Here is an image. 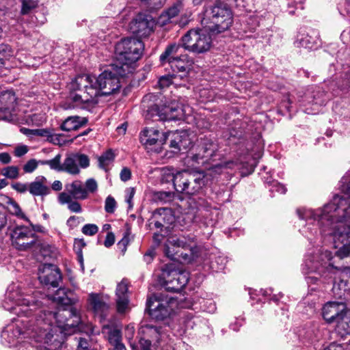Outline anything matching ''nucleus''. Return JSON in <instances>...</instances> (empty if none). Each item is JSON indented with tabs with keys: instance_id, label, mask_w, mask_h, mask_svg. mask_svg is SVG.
Listing matches in <instances>:
<instances>
[{
	"instance_id": "nucleus-43",
	"label": "nucleus",
	"mask_w": 350,
	"mask_h": 350,
	"mask_svg": "<svg viewBox=\"0 0 350 350\" xmlns=\"http://www.w3.org/2000/svg\"><path fill=\"white\" fill-rule=\"evenodd\" d=\"M2 174L10 179H15L18 177V167L16 166H8L3 169Z\"/></svg>"
},
{
	"instance_id": "nucleus-62",
	"label": "nucleus",
	"mask_w": 350,
	"mask_h": 350,
	"mask_svg": "<svg viewBox=\"0 0 350 350\" xmlns=\"http://www.w3.org/2000/svg\"><path fill=\"white\" fill-rule=\"evenodd\" d=\"M115 242V236L112 232H109L104 241V245L107 247H111Z\"/></svg>"
},
{
	"instance_id": "nucleus-36",
	"label": "nucleus",
	"mask_w": 350,
	"mask_h": 350,
	"mask_svg": "<svg viewBox=\"0 0 350 350\" xmlns=\"http://www.w3.org/2000/svg\"><path fill=\"white\" fill-rule=\"evenodd\" d=\"M104 332L108 334V340L111 345L121 342V332L120 329L115 327H110L108 325L103 327Z\"/></svg>"
},
{
	"instance_id": "nucleus-61",
	"label": "nucleus",
	"mask_w": 350,
	"mask_h": 350,
	"mask_svg": "<svg viewBox=\"0 0 350 350\" xmlns=\"http://www.w3.org/2000/svg\"><path fill=\"white\" fill-rule=\"evenodd\" d=\"M172 18L170 17V16L167 15V14L164 12H163L159 17L158 18V21H157V23L161 25V26H164L167 23H170V21H171Z\"/></svg>"
},
{
	"instance_id": "nucleus-18",
	"label": "nucleus",
	"mask_w": 350,
	"mask_h": 350,
	"mask_svg": "<svg viewBox=\"0 0 350 350\" xmlns=\"http://www.w3.org/2000/svg\"><path fill=\"white\" fill-rule=\"evenodd\" d=\"M138 334L139 342L142 350H150L152 344L159 343L165 336L161 327L152 324H142Z\"/></svg>"
},
{
	"instance_id": "nucleus-57",
	"label": "nucleus",
	"mask_w": 350,
	"mask_h": 350,
	"mask_svg": "<svg viewBox=\"0 0 350 350\" xmlns=\"http://www.w3.org/2000/svg\"><path fill=\"white\" fill-rule=\"evenodd\" d=\"M120 178L123 182L130 180L131 178V170L126 167H123L120 172Z\"/></svg>"
},
{
	"instance_id": "nucleus-58",
	"label": "nucleus",
	"mask_w": 350,
	"mask_h": 350,
	"mask_svg": "<svg viewBox=\"0 0 350 350\" xmlns=\"http://www.w3.org/2000/svg\"><path fill=\"white\" fill-rule=\"evenodd\" d=\"M85 189L90 192H94L96 191L98 185L96 181L93 178L88 179L85 182Z\"/></svg>"
},
{
	"instance_id": "nucleus-7",
	"label": "nucleus",
	"mask_w": 350,
	"mask_h": 350,
	"mask_svg": "<svg viewBox=\"0 0 350 350\" xmlns=\"http://www.w3.org/2000/svg\"><path fill=\"white\" fill-rule=\"evenodd\" d=\"M332 254L328 250L322 251L319 255L312 259H308L306 262V266L308 267L310 271H318L319 273H324L326 271L330 272L332 269L341 271L342 278L337 284H334L333 290L336 291V289L340 291L338 293L339 297L349 295L350 294V288L348 286V280H345V278H348L349 268L348 267H338L334 265L332 262Z\"/></svg>"
},
{
	"instance_id": "nucleus-64",
	"label": "nucleus",
	"mask_w": 350,
	"mask_h": 350,
	"mask_svg": "<svg viewBox=\"0 0 350 350\" xmlns=\"http://www.w3.org/2000/svg\"><path fill=\"white\" fill-rule=\"evenodd\" d=\"M154 250H148V252H146L145 253V254L144 255V260L147 263V264H149L150 263L154 257Z\"/></svg>"
},
{
	"instance_id": "nucleus-51",
	"label": "nucleus",
	"mask_w": 350,
	"mask_h": 350,
	"mask_svg": "<svg viewBox=\"0 0 350 350\" xmlns=\"http://www.w3.org/2000/svg\"><path fill=\"white\" fill-rule=\"evenodd\" d=\"M12 188L21 193H24L27 191L29 192V184L28 183L16 182L12 185Z\"/></svg>"
},
{
	"instance_id": "nucleus-14",
	"label": "nucleus",
	"mask_w": 350,
	"mask_h": 350,
	"mask_svg": "<svg viewBox=\"0 0 350 350\" xmlns=\"http://www.w3.org/2000/svg\"><path fill=\"white\" fill-rule=\"evenodd\" d=\"M119 77H124L118 73V67L112 65L110 69L105 70L97 78L92 77L94 87L99 91L100 95H111L116 94L120 88Z\"/></svg>"
},
{
	"instance_id": "nucleus-56",
	"label": "nucleus",
	"mask_w": 350,
	"mask_h": 350,
	"mask_svg": "<svg viewBox=\"0 0 350 350\" xmlns=\"http://www.w3.org/2000/svg\"><path fill=\"white\" fill-rule=\"evenodd\" d=\"M29 151V148L26 145L17 146L14 150V154L16 157H21Z\"/></svg>"
},
{
	"instance_id": "nucleus-48",
	"label": "nucleus",
	"mask_w": 350,
	"mask_h": 350,
	"mask_svg": "<svg viewBox=\"0 0 350 350\" xmlns=\"http://www.w3.org/2000/svg\"><path fill=\"white\" fill-rule=\"evenodd\" d=\"M181 9H183V4L181 2L178 1L166 10L165 12L172 19L178 14Z\"/></svg>"
},
{
	"instance_id": "nucleus-40",
	"label": "nucleus",
	"mask_w": 350,
	"mask_h": 350,
	"mask_svg": "<svg viewBox=\"0 0 350 350\" xmlns=\"http://www.w3.org/2000/svg\"><path fill=\"white\" fill-rule=\"evenodd\" d=\"M155 199L161 203L170 202L174 200V193L172 191H157L154 193Z\"/></svg>"
},
{
	"instance_id": "nucleus-34",
	"label": "nucleus",
	"mask_w": 350,
	"mask_h": 350,
	"mask_svg": "<svg viewBox=\"0 0 350 350\" xmlns=\"http://www.w3.org/2000/svg\"><path fill=\"white\" fill-rule=\"evenodd\" d=\"M16 98L12 91H5L0 94V107L14 109Z\"/></svg>"
},
{
	"instance_id": "nucleus-31",
	"label": "nucleus",
	"mask_w": 350,
	"mask_h": 350,
	"mask_svg": "<svg viewBox=\"0 0 350 350\" xmlns=\"http://www.w3.org/2000/svg\"><path fill=\"white\" fill-rule=\"evenodd\" d=\"M295 44L297 47L311 49L316 45V39L304 30H301L297 35Z\"/></svg>"
},
{
	"instance_id": "nucleus-46",
	"label": "nucleus",
	"mask_w": 350,
	"mask_h": 350,
	"mask_svg": "<svg viewBox=\"0 0 350 350\" xmlns=\"http://www.w3.org/2000/svg\"><path fill=\"white\" fill-rule=\"evenodd\" d=\"M116 202L112 196H107L105 202V211L108 213H113L116 208Z\"/></svg>"
},
{
	"instance_id": "nucleus-39",
	"label": "nucleus",
	"mask_w": 350,
	"mask_h": 350,
	"mask_svg": "<svg viewBox=\"0 0 350 350\" xmlns=\"http://www.w3.org/2000/svg\"><path fill=\"white\" fill-rule=\"evenodd\" d=\"M114 158L113 152L111 150H107L98 158L100 167L106 170L107 167L113 161Z\"/></svg>"
},
{
	"instance_id": "nucleus-3",
	"label": "nucleus",
	"mask_w": 350,
	"mask_h": 350,
	"mask_svg": "<svg viewBox=\"0 0 350 350\" xmlns=\"http://www.w3.org/2000/svg\"><path fill=\"white\" fill-rule=\"evenodd\" d=\"M55 317L52 322L53 334H58L62 338L61 346L64 342V338L66 335H70L76 332H83L86 334L85 337L76 336V350H90L92 346V340L90 336L94 333V328L92 323L85 322L82 318L80 311L77 308L59 310V312L53 314Z\"/></svg>"
},
{
	"instance_id": "nucleus-26",
	"label": "nucleus",
	"mask_w": 350,
	"mask_h": 350,
	"mask_svg": "<svg viewBox=\"0 0 350 350\" xmlns=\"http://www.w3.org/2000/svg\"><path fill=\"white\" fill-rule=\"evenodd\" d=\"M29 193L33 196H46L51 193L47 180L43 176H37L29 183Z\"/></svg>"
},
{
	"instance_id": "nucleus-47",
	"label": "nucleus",
	"mask_w": 350,
	"mask_h": 350,
	"mask_svg": "<svg viewBox=\"0 0 350 350\" xmlns=\"http://www.w3.org/2000/svg\"><path fill=\"white\" fill-rule=\"evenodd\" d=\"M39 162L35 159H29L23 167L25 173H32L38 166Z\"/></svg>"
},
{
	"instance_id": "nucleus-19",
	"label": "nucleus",
	"mask_w": 350,
	"mask_h": 350,
	"mask_svg": "<svg viewBox=\"0 0 350 350\" xmlns=\"http://www.w3.org/2000/svg\"><path fill=\"white\" fill-rule=\"evenodd\" d=\"M193 241L190 238L184 236H171L167 239L165 245V253L166 256L172 260H178V257L182 256L184 259L188 257L187 254L180 252V249L191 250Z\"/></svg>"
},
{
	"instance_id": "nucleus-21",
	"label": "nucleus",
	"mask_w": 350,
	"mask_h": 350,
	"mask_svg": "<svg viewBox=\"0 0 350 350\" xmlns=\"http://www.w3.org/2000/svg\"><path fill=\"white\" fill-rule=\"evenodd\" d=\"M38 279L45 286L57 288L62 280L59 269L55 265L44 264L38 269Z\"/></svg>"
},
{
	"instance_id": "nucleus-24",
	"label": "nucleus",
	"mask_w": 350,
	"mask_h": 350,
	"mask_svg": "<svg viewBox=\"0 0 350 350\" xmlns=\"http://www.w3.org/2000/svg\"><path fill=\"white\" fill-rule=\"evenodd\" d=\"M115 301L116 310L119 314H125L130 310L129 282L126 279H123L117 284Z\"/></svg>"
},
{
	"instance_id": "nucleus-27",
	"label": "nucleus",
	"mask_w": 350,
	"mask_h": 350,
	"mask_svg": "<svg viewBox=\"0 0 350 350\" xmlns=\"http://www.w3.org/2000/svg\"><path fill=\"white\" fill-rule=\"evenodd\" d=\"M88 122V120L85 117L69 116L62 123L60 129L65 131H77L86 125Z\"/></svg>"
},
{
	"instance_id": "nucleus-2",
	"label": "nucleus",
	"mask_w": 350,
	"mask_h": 350,
	"mask_svg": "<svg viewBox=\"0 0 350 350\" xmlns=\"http://www.w3.org/2000/svg\"><path fill=\"white\" fill-rule=\"evenodd\" d=\"M339 187L346 196H337L334 202L326 204L323 208L313 211L299 208L297 213L300 219H313L325 234L332 235L336 254L340 258L347 257L350 254V176L346 174L341 178Z\"/></svg>"
},
{
	"instance_id": "nucleus-54",
	"label": "nucleus",
	"mask_w": 350,
	"mask_h": 350,
	"mask_svg": "<svg viewBox=\"0 0 350 350\" xmlns=\"http://www.w3.org/2000/svg\"><path fill=\"white\" fill-rule=\"evenodd\" d=\"M182 148H183V153L187 152L188 149H191L190 146L191 144V141L187 135V133L185 131L182 132Z\"/></svg>"
},
{
	"instance_id": "nucleus-17",
	"label": "nucleus",
	"mask_w": 350,
	"mask_h": 350,
	"mask_svg": "<svg viewBox=\"0 0 350 350\" xmlns=\"http://www.w3.org/2000/svg\"><path fill=\"white\" fill-rule=\"evenodd\" d=\"M12 245L20 251H26L37 244V237L29 228L17 226L11 232Z\"/></svg>"
},
{
	"instance_id": "nucleus-42",
	"label": "nucleus",
	"mask_w": 350,
	"mask_h": 350,
	"mask_svg": "<svg viewBox=\"0 0 350 350\" xmlns=\"http://www.w3.org/2000/svg\"><path fill=\"white\" fill-rule=\"evenodd\" d=\"M22 8L21 13L27 14L38 6V1L36 0H21Z\"/></svg>"
},
{
	"instance_id": "nucleus-49",
	"label": "nucleus",
	"mask_w": 350,
	"mask_h": 350,
	"mask_svg": "<svg viewBox=\"0 0 350 350\" xmlns=\"http://www.w3.org/2000/svg\"><path fill=\"white\" fill-rule=\"evenodd\" d=\"M14 109H8L5 107H0V119L10 120L12 119V112Z\"/></svg>"
},
{
	"instance_id": "nucleus-8",
	"label": "nucleus",
	"mask_w": 350,
	"mask_h": 350,
	"mask_svg": "<svg viewBox=\"0 0 350 350\" xmlns=\"http://www.w3.org/2000/svg\"><path fill=\"white\" fill-rule=\"evenodd\" d=\"M201 23L206 27L210 33H221L232 23L231 10L226 3L216 0L213 5L206 9Z\"/></svg>"
},
{
	"instance_id": "nucleus-38",
	"label": "nucleus",
	"mask_w": 350,
	"mask_h": 350,
	"mask_svg": "<svg viewBox=\"0 0 350 350\" xmlns=\"http://www.w3.org/2000/svg\"><path fill=\"white\" fill-rule=\"evenodd\" d=\"M8 209L11 214L16 215L17 217L27 220L25 215L23 213L20 206L16 201L10 200L8 202Z\"/></svg>"
},
{
	"instance_id": "nucleus-32",
	"label": "nucleus",
	"mask_w": 350,
	"mask_h": 350,
	"mask_svg": "<svg viewBox=\"0 0 350 350\" xmlns=\"http://www.w3.org/2000/svg\"><path fill=\"white\" fill-rule=\"evenodd\" d=\"M180 45L176 43L168 45L164 52L160 55V61L164 64L167 62L170 64V60L176 59L175 55H177Z\"/></svg>"
},
{
	"instance_id": "nucleus-29",
	"label": "nucleus",
	"mask_w": 350,
	"mask_h": 350,
	"mask_svg": "<svg viewBox=\"0 0 350 350\" xmlns=\"http://www.w3.org/2000/svg\"><path fill=\"white\" fill-rule=\"evenodd\" d=\"M66 191L70 193L75 200H84L88 197V191L81 181L76 180L65 186Z\"/></svg>"
},
{
	"instance_id": "nucleus-35",
	"label": "nucleus",
	"mask_w": 350,
	"mask_h": 350,
	"mask_svg": "<svg viewBox=\"0 0 350 350\" xmlns=\"http://www.w3.org/2000/svg\"><path fill=\"white\" fill-rule=\"evenodd\" d=\"M157 217H159L164 224H172L174 220L172 209L168 208H161L156 210L153 213V218Z\"/></svg>"
},
{
	"instance_id": "nucleus-50",
	"label": "nucleus",
	"mask_w": 350,
	"mask_h": 350,
	"mask_svg": "<svg viewBox=\"0 0 350 350\" xmlns=\"http://www.w3.org/2000/svg\"><path fill=\"white\" fill-rule=\"evenodd\" d=\"M98 231V228L95 224H85L82 228V232L84 234L92 236L96 234Z\"/></svg>"
},
{
	"instance_id": "nucleus-60",
	"label": "nucleus",
	"mask_w": 350,
	"mask_h": 350,
	"mask_svg": "<svg viewBox=\"0 0 350 350\" xmlns=\"http://www.w3.org/2000/svg\"><path fill=\"white\" fill-rule=\"evenodd\" d=\"M349 2L347 0L344 3H340L338 5V10L340 14L343 16H347L349 14L350 11L349 8Z\"/></svg>"
},
{
	"instance_id": "nucleus-55",
	"label": "nucleus",
	"mask_w": 350,
	"mask_h": 350,
	"mask_svg": "<svg viewBox=\"0 0 350 350\" xmlns=\"http://www.w3.org/2000/svg\"><path fill=\"white\" fill-rule=\"evenodd\" d=\"M72 199H74L73 196L68 191L62 192L58 196V200L61 204H68L72 200Z\"/></svg>"
},
{
	"instance_id": "nucleus-52",
	"label": "nucleus",
	"mask_w": 350,
	"mask_h": 350,
	"mask_svg": "<svg viewBox=\"0 0 350 350\" xmlns=\"http://www.w3.org/2000/svg\"><path fill=\"white\" fill-rule=\"evenodd\" d=\"M12 51L10 46L6 44L0 45V57L3 58V62L5 59L12 56Z\"/></svg>"
},
{
	"instance_id": "nucleus-45",
	"label": "nucleus",
	"mask_w": 350,
	"mask_h": 350,
	"mask_svg": "<svg viewBox=\"0 0 350 350\" xmlns=\"http://www.w3.org/2000/svg\"><path fill=\"white\" fill-rule=\"evenodd\" d=\"M61 154H57L53 159L49 160V166L51 170L62 172V164H61Z\"/></svg>"
},
{
	"instance_id": "nucleus-20",
	"label": "nucleus",
	"mask_w": 350,
	"mask_h": 350,
	"mask_svg": "<svg viewBox=\"0 0 350 350\" xmlns=\"http://www.w3.org/2000/svg\"><path fill=\"white\" fill-rule=\"evenodd\" d=\"M140 142L148 151L160 152L162 145L165 143L167 133H160L154 128L144 129L140 133Z\"/></svg>"
},
{
	"instance_id": "nucleus-9",
	"label": "nucleus",
	"mask_w": 350,
	"mask_h": 350,
	"mask_svg": "<svg viewBox=\"0 0 350 350\" xmlns=\"http://www.w3.org/2000/svg\"><path fill=\"white\" fill-rule=\"evenodd\" d=\"M347 304L328 301L322 308V316L328 324H335L336 330L342 336L350 334V317Z\"/></svg>"
},
{
	"instance_id": "nucleus-22",
	"label": "nucleus",
	"mask_w": 350,
	"mask_h": 350,
	"mask_svg": "<svg viewBox=\"0 0 350 350\" xmlns=\"http://www.w3.org/2000/svg\"><path fill=\"white\" fill-rule=\"evenodd\" d=\"M153 25L151 16L139 14L129 23V30L136 36L147 37L152 31Z\"/></svg>"
},
{
	"instance_id": "nucleus-63",
	"label": "nucleus",
	"mask_w": 350,
	"mask_h": 350,
	"mask_svg": "<svg viewBox=\"0 0 350 350\" xmlns=\"http://www.w3.org/2000/svg\"><path fill=\"white\" fill-rule=\"evenodd\" d=\"M127 197L126 199V202L129 204V208H131L133 207L132 200L135 195V189L134 188H129L126 191Z\"/></svg>"
},
{
	"instance_id": "nucleus-25",
	"label": "nucleus",
	"mask_w": 350,
	"mask_h": 350,
	"mask_svg": "<svg viewBox=\"0 0 350 350\" xmlns=\"http://www.w3.org/2000/svg\"><path fill=\"white\" fill-rule=\"evenodd\" d=\"M88 308L95 315L103 318L109 310V306L104 300L102 295L98 293H90L87 300Z\"/></svg>"
},
{
	"instance_id": "nucleus-23",
	"label": "nucleus",
	"mask_w": 350,
	"mask_h": 350,
	"mask_svg": "<svg viewBox=\"0 0 350 350\" xmlns=\"http://www.w3.org/2000/svg\"><path fill=\"white\" fill-rule=\"evenodd\" d=\"M90 165L89 157L84 154L71 153L67 154L62 163V172L70 174L77 175L79 174V167L86 168Z\"/></svg>"
},
{
	"instance_id": "nucleus-16",
	"label": "nucleus",
	"mask_w": 350,
	"mask_h": 350,
	"mask_svg": "<svg viewBox=\"0 0 350 350\" xmlns=\"http://www.w3.org/2000/svg\"><path fill=\"white\" fill-rule=\"evenodd\" d=\"M217 149V144L211 139L200 138L191 146L187 157L195 163L204 164L215 154Z\"/></svg>"
},
{
	"instance_id": "nucleus-1",
	"label": "nucleus",
	"mask_w": 350,
	"mask_h": 350,
	"mask_svg": "<svg viewBox=\"0 0 350 350\" xmlns=\"http://www.w3.org/2000/svg\"><path fill=\"white\" fill-rule=\"evenodd\" d=\"M5 296L3 307L22 319L3 329L1 335L2 342L16 346L18 338L23 336L42 343L44 350H59L62 338L58 334L53 333L54 330L52 328L55 316L49 313L46 319H42L41 313L45 312L44 310L33 314V309L29 308V296L23 297L21 292L14 289V287L9 288Z\"/></svg>"
},
{
	"instance_id": "nucleus-6",
	"label": "nucleus",
	"mask_w": 350,
	"mask_h": 350,
	"mask_svg": "<svg viewBox=\"0 0 350 350\" xmlns=\"http://www.w3.org/2000/svg\"><path fill=\"white\" fill-rule=\"evenodd\" d=\"M23 297H28L29 296L30 303L29 308L33 309V313L36 314L40 310H44L45 312L41 313L42 319H46L49 313L57 314L59 310L75 308L70 306L75 303V300L71 297L72 293L67 292L64 288H59L56 293L52 296L49 295L42 297V301L35 299V297L30 295H25L21 293Z\"/></svg>"
},
{
	"instance_id": "nucleus-5",
	"label": "nucleus",
	"mask_w": 350,
	"mask_h": 350,
	"mask_svg": "<svg viewBox=\"0 0 350 350\" xmlns=\"http://www.w3.org/2000/svg\"><path fill=\"white\" fill-rule=\"evenodd\" d=\"M144 46L135 38H123L115 46V57L117 61L118 73L126 76L132 72L131 65L142 56Z\"/></svg>"
},
{
	"instance_id": "nucleus-44",
	"label": "nucleus",
	"mask_w": 350,
	"mask_h": 350,
	"mask_svg": "<svg viewBox=\"0 0 350 350\" xmlns=\"http://www.w3.org/2000/svg\"><path fill=\"white\" fill-rule=\"evenodd\" d=\"M86 245L83 239H75L74 242V249L76 251L79 260L83 262L82 249Z\"/></svg>"
},
{
	"instance_id": "nucleus-28",
	"label": "nucleus",
	"mask_w": 350,
	"mask_h": 350,
	"mask_svg": "<svg viewBox=\"0 0 350 350\" xmlns=\"http://www.w3.org/2000/svg\"><path fill=\"white\" fill-rule=\"evenodd\" d=\"M193 64V60L187 55L176 57V59L170 60V68L174 72H183L189 73Z\"/></svg>"
},
{
	"instance_id": "nucleus-53",
	"label": "nucleus",
	"mask_w": 350,
	"mask_h": 350,
	"mask_svg": "<svg viewBox=\"0 0 350 350\" xmlns=\"http://www.w3.org/2000/svg\"><path fill=\"white\" fill-rule=\"evenodd\" d=\"M170 84H173V79L171 77V72L160 77L159 85L161 88L168 87Z\"/></svg>"
},
{
	"instance_id": "nucleus-41",
	"label": "nucleus",
	"mask_w": 350,
	"mask_h": 350,
	"mask_svg": "<svg viewBox=\"0 0 350 350\" xmlns=\"http://www.w3.org/2000/svg\"><path fill=\"white\" fill-rule=\"evenodd\" d=\"M237 163L234 162L232 161H229L228 162H225L224 163H219L213 166L211 169H209V174L212 175L213 173L220 174L221 173L223 169L226 168H232L234 165H237Z\"/></svg>"
},
{
	"instance_id": "nucleus-11",
	"label": "nucleus",
	"mask_w": 350,
	"mask_h": 350,
	"mask_svg": "<svg viewBox=\"0 0 350 350\" xmlns=\"http://www.w3.org/2000/svg\"><path fill=\"white\" fill-rule=\"evenodd\" d=\"M202 29H190L182 39V46L195 53H203L208 51L212 46V40L209 30L205 25Z\"/></svg>"
},
{
	"instance_id": "nucleus-59",
	"label": "nucleus",
	"mask_w": 350,
	"mask_h": 350,
	"mask_svg": "<svg viewBox=\"0 0 350 350\" xmlns=\"http://www.w3.org/2000/svg\"><path fill=\"white\" fill-rule=\"evenodd\" d=\"M68 208L71 211V212H73V213H81L82 211V208H81V204L77 202V201H71L68 204Z\"/></svg>"
},
{
	"instance_id": "nucleus-10",
	"label": "nucleus",
	"mask_w": 350,
	"mask_h": 350,
	"mask_svg": "<svg viewBox=\"0 0 350 350\" xmlns=\"http://www.w3.org/2000/svg\"><path fill=\"white\" fill-rule=\"evenodd\" d=\"M172 180L176 191L187 196L196 195L206 184L203 172H178L172 175Z\"/></svg>"
},
{
	"instance_id": "nucleus-37",
	"label": "nucleus",
	"mask_w": 350,
	"mask_h": 350,
	"mask_svg": "<svg viewBox=\"0 0 350 350\" xmlns=\"http://www.w3.org/2000/svg\"><path fill=\"white\" fill-rule=\"evenodd\" d=\"M171 77L173 79V84L176 86H185L189 81V73L183 72H174L172 70Z\"/></svg>"
},
{
	"instance_id": "nucleus-12",
	"label": "nucleus",
	"mask_w": 350,
	"mask_h": 350,
	"mask_svg": "<svg viewBox=\"0 0 350 350\" xmlns=\"http://www.w3.org/2000/svg\"><path fill=\"white\" fill-rule=\"evenodd\" d=\"M189 279L188 271L176 269L172 265H165L159 276V283L167 291L178 293L186 286Z\"/></svg>"
},
{
	"instance_id": "nucleus-13",
	"label": "nucleus",
	"mask_w": 350,
	"mask_h": 350,
	"mask_svg": "<svg viewBox=\"0 0 350 350\" xmlns=\"http://www.w3.org/2000/svg\"><path fill=\"white\" fill-rule=\"evenodd\" d=\"M176 301L172 297H164L162 294H154L146 303L149 315L157 321H163L169 317L173 311V305Z\"/></svg>"
},
{
	"instance_id": "nucleus-4",
	"label": "nucleus",
	"mask_w": 350,
	"mask_h": 350,
	"mask_svg": "<svg viewBox=\"0 0 350 350\" xmlns=\"http://www.w3.org/2000/svg\"><path fill=\"white\" fill-rule=\"evenodd\" d=\"M68 88L70 99L75 107L88 109L98 103L99 91L94 86L90 75H78L68 84Z\"/></svg>"
},
{
	"instance_id": "nucleus-15",
	"label": "nucleus",
	"mask_w": 350,
	"mask_h": 350,
	"mask_svg": "<svg viewBox=\"0 0 350 350\" xmlns=\"http://www.w3.org/2000/svg\"><path fill=\"white\" fill-rule=\"evenodd\" d=\"M185 110L175 101L159 106L153 105L148 107L145 117L146 119L157 118L158 120H180L184 118Z\"/></svg>"
},
{
	"instance_id": "nucleus-33",
	"label": "nucleus",
	"mask_w": 350,
	"mask_h": 350,
	"mask_svg": "<svg viewBox=\"0 0 350 350\" xmlns=\"http://www.w3.org/2000/svg\"><path fill=\"white\" fill-rule=\"evenodd\" d=\"M167 136H171L170 144L171 151L174 154L183 153L182 132L176 133L169 132L167 133Z\"/></svg>"
},
{
	"instance_id": "nucleus-30",
	"label": "nucleus",
	"mask_w": 350,
	"mask_h": 350,
	"mask_svg": "<svg viewBox=\"0 0 350 350\" xmlns=\"http://www.w3.org/2000/svg\"><path fill=\"white\" fill-rule=\"evenodd\" d=\"M23 133L27 136L33 137L38 136L42 137H46L47 140L50 142L55 143L58 140V137L62 135H53L49 129H23Z\"/></svg>"
}]
</instances>
